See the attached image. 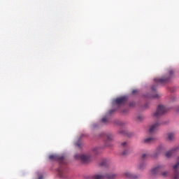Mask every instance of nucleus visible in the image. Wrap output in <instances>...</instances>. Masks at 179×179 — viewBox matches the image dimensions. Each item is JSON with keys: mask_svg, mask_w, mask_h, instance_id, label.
<instances>
[{"mask_svg": "<svg viewBox=\"0 0 179 179\" xmlns=\"http://www.w3.org/2000/svg\"><path fill=\"white\" fill-rule=\"evenodd\" d=\"M165 113H167V108L166 106L163 105H159L156 110V112L154 113V117H160V115H163Z\"/></svg>", "mask_w": 179, "mask_h": 179, "instance_id": "nucleus-1", "label": "nucleus"}, {"mask_svg": "<svg viewBox=\"0 0 179 179\" xmlns=\"http://www.w3.org/2000/svg\"><path fill=\"white\" fill-rule=\"evenodd\" d=\"M75 159L82 160L84 163H87L89 160H90V157L89 155H76L74 156Z\"/></svg>", "mask_w": 179, "mask_h": 179, "instance_id": "nucleus-2", "label": "nucleus"}, {"mask_svg": "<svg viewBox=\"0 0 179 179\" xmlns=\"http://www.w3.org/2000/svg\"><path fill=\"white\" fill-rule=\"evenodd\" d=\"M162 170H163V166H159L153 168L150 172L151 176H155V174H158L159 173H160V171H162Z\"/></svg>", "mask_w": 179, "mask_h": 179, "instance_id": "nucleus-3", "label": "nucleus"}, {"mask_svg": "<svg viewBox=\"0 0 179 179\" xmlns=\"http://www.w3.org/2000/svg\"><path fill=\"white\" fill-rule=\"evenodd\" d=\"M114 178V175L108 176L106 175V176L102 175H95L93 177V179H113Z\"/></svg>", "mask_w": 179, "mask_h": 179, "instance_id": "nucleus-4", "label": "nucleus"}, {"mask_svg": "<svg viewBox=\"0 0 179 179\" xmlns=\"http://www.w3.org/2000/svg\"><path fill=\"white\" fill-rule=\"evenodd\" d=\"M127 101V97L122 96L115 99L116 104H124Z\"/></svg>", "mask_w": 179, "mask_h": 179, "instance_id": "nucleus-5", "label": "nucleus"}, {"mask_svg": "<svg viewBox=\"0 0 179 179\" xmlns=\"http://www.w3.org/2000/svg\"><path fill=\"white\" fill-rule=\"evenodd\" d=\"M154 81L155 82V83H157V85H163L166 83V82H167V80L164 78H161V79L155 78L154 79Z\"/></svg>", "mask_w": 179, "mask_h": 179, "instance_id": "nucleus-6", "label": "nucleus"}, {"mask_svg": "<svg viewBox=\"0 0 179 179\" xmlns=\"http://www.w3.org/2000/svg\"><path fill=\"white\" fill-rule=\"evenodd\" d=\"M158 127H159V123H155V124H152V125L150 127L149 131H150V132L151 134H153V132H155V131L157 129Z\"/></svg>", "mask_w": 179, "mask_h": 179, "instance_id": "nucleus-7", "label": "nucleus"}, {"mask_svg": "<svg viewBox=\"0 0 179 179\" xmlns=\"http://www.w3.org/2000/svg\"><path fill=\"white\" fill-rule=\"evenodd\" d=\"M144 142L145 143H152V142H155V138H152V137L147 138L144 140Z\"/></svg>", "mask_w": 179, "mask_h": 179, "instance_id": "nucleus-8", "label": "nucleus"}, {"mask_svg": "<svg viewBox=\"0 0 179 179\" xmlns=\"http://www.w3.org/2000/svg\"><path fill=\"white\" fill-rule=\"evenodd\" d=\"M176 138V136L173 133H169L168 134V139L169 141H173Z\"/></svg>", "mask_w": 179, "mask_h": 179, "instance_id": "nucleus-9", "label": "nucleus"}, {"mask_svg": "<svg viewBox=\"0 0 179 179\" xmlns=\"http://www.w3.org/2000/svg\"><path fill=\"white\" fill-rule=\"evenodd\" d=\"M178 169H179V157L178 158L177 164L175 166H173V170H175V171H177Z\"/></svg>", "mask_w": 179, "mask_h": 179, "instance_id": "nucleus-10", "label": "nucleus"}, {"mask_svg": "<svg viewBox=\"0 0 179 179\" xmlns=\"http://www.w3.org/2000/svg\"><path fill=\"white\" fill-rule=\"evenodd\" d=\"M173 155V151H168L166 152L165 156L166 157H171V155Z\"/></svg>", "mask_w": 179, "mask_h": 179, "instance_id": "nucleus-11", "label": "nucleus"}, {"mask_svg": "<svg viewBox=\"0 0 179 179\" xmlns=\"http://www.w3.org/2000/svg\"><path fill=\"white\" fill-rule=\"evenodd\" d=\"M49 159H50V160H57L58 157H57V155H50Z\"/></svg>", "mask_w": 179, "mask_h": 179, "instance_id": "nucleus-12", "label": "nucleus"}, {"mask_svg": "<svg viewBox=\"0 0 179 179\" xmlns=\"http://www.w3.org/2000/svg\"><path fill=\"white\" fill-rule=\"evenodd\" d=\"M125 176H126V177H128L129 178H134V176H133L132 174H131V173H129V172H127V173H125Z\"/></svg>", "mask_w": 179, "mask_h": 179, "instance_id": "nucleus-13", "label": "nucleus"}, {"mask_svg": "<svg viewBox=\"0 0 179 179\" xmlns=\"http://www.w3.org/2000/svg\"><path fill=\"white\" fill-rule=\"evenodd\" d=\"M174 179H178L179 178V175L178 174H176L173 177Z\"/></svg>", "mask_w": 179, "mask_h": 179, "instance_id": "nucleus-14", "label": "nucleus"}, {"mask_svg": "<svg viewBox=\"0 0 179 179\" xmlns=\"http://www.w3.org/2000/svg\"><path fill=\"white\" fill-rule=\"evenodd\" d=\"M162 176L163 177H166L167 176V172H163Z\"/></svg>", "mask_w": 179, "mask_h": 179, "instance_id": "nucleus-15", "label": "nucleus"}, {"mask_svg": "<svg viewBox=\"0 0 179 179\" xmlns=\"http://www.w3.org/2000/svg\"><path fill=\"white\" fill-rule=\"evenodd\" d=\"M106 121H107V118L103 117L102 118V122H106Z\"/></svg>", "mask_w": 179, "mask_h": 179, "instance_id": "nucleus-16", "label": "nucleus"}, {"mask_svg": "<svg viewBox=\"0 0 179 179\" xmlns=\"http://www.w3.org/2000/svg\"><path fill=\"white\" fill-rule=\"evenodd\" d=\"M125 145H127L126 142L122 143V146H125Z\"/></svg>", "mask_w": 179, "mask_h": 179, "instance_id": "nucleus-17", "label": "nucleus"}, {"mask_svg": "<svg viewBox=\"0 0 179 179\" xmlns=\"http://www.w3.org/2000/svg\"><path fill=\"white\" fill-rule=\"evenodd\" d=\"M146 156H147L146 154H143V158L146 157Z\"/></svg>", "mask_w": 179, "mask_h": 179, "instance_id": "nucleus-18", "label": "nucleus"}, {"mask_svg": "<svg viewBox=\"0 0 179 179\" xmlns=\"http://www.w3.org/2000/svg\"><path fill=\"white\" fill-rule=\"evenodd\" d=\"M38 179H43V176H39Z\"/></svg>", "mask_w": 179, "mask_h": 179, "instance_id": "nucleus-19", "label": "nucleus"}, {"mask_svg": "<svg viewBox=\"0 0 179 179\" xmlns=\"http://www.w3.org/2000/svg\"><path fill=\"white\" fill-rule=\"evenodd\" d=\"M138 120H141V116H138Z\"/></svg>", "mask_w": 179, "mask_h": 179, "instance_id": "nucleus-20", "label": "nucleus"}, {"mask_svg": "<svg viewBox=\"0 0 179 179\" xmlns=\"http://www.w3.org/2000/svg\"><path fill=\"white\" fill-rule=\"evenodd\" d=\"M136 91V90H133V93H135Z\"/></svg>", "mask_w": 179, "mask_h": 179, "instance_id": "nucleus-21", "label": "nucleus"}, {"mask_svg": "<svg viewBox=\"0 0 179 179\" xmlns=\"http://www.w3.org/2000/svg\"><path fill=\"white\" fill-rule=\"evenodd\" d=\"M101 166H104V164H101Z\"/></svg>", "mask_w": 179, "mask_h": 179, "instance_id": "nucleus-22", "label": "nucleus"}, {"mask_svg": "<svg viewBox=\"0 0 179 179\" xmlns=\"http://www.w3.org/2000/svg\"><path fill=\"white\" fill-rule=\"evenodd\" d=\"M173 73V71H171V72H170V73Z\"/></svg>", "mask_w": 179, "mask_h": 179, "instance_id": "nucleus-23", "label": "nucleus"}]
</instances>
